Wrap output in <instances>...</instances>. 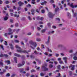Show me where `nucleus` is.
<instances>
[{
  "instance_id": "1",
  "label": "nucleus",
  "mask_w": 77,
  "mask_h": 77,
  "mask_svg": "<svg viewBox=\"0 0 77 77\" xmlns=\"http://www.w3.org/2000/svg\"><path fill=\"white\" fill-rule=\"evenodd\" d=\"M29 44L32 46H31V48L33 49V50H35V48L36 46L37 45L36 44V43L33 42V41L31 40L29 41Z\"/></svg>"
},
{
  "instance_id": "2",
  "label": "nucleus",
  "mask_w": 77,
  "mask_h": 77,
  "mask_svg": "<svg viewBox=\"0 0 77 77\" xmlns=\"http://www.w3.org/2000/svg\"><path fill=\"white\" fill-rule=\"evenodd\" d=\"M15 47L16 48H17L18 49H19V50H17V51L18 52H19V53H26L27 54L28 53V52L27 51H26L24 50L23 51H22L21 50V48H20V47H19V46H18L17 45H16Z\"/></svg>"
},
{
  "instance_id": "3",
  "label": "nucleus",
  "mask_w": 77,
  "mask_h": 77,
  "mask_svg": "<svg viewBox=\"0 0 77 77\" xmlns=\"http://www.w3.org/2000/svg\"><path fill=\"white\" fill-rule=\"evenodd\" d=\"M9 33H5L4 36H7L8 35H11V34H12V32H12V29L10 28L8 29Z\"/></svg>"
},
{
  "instance_id": "4",
  "label": "nucleus",
  "mask_w": 77,
  "mask_h": 77,
  "mask_svg": "<svg viewBox=\"0 0 77 77\" xmlns=\"http://www.w3.org/2000/svg\"><path fill=\"white\" fill-rule=\"evenodd\" d=\"M68 5H69V6H70V7L72 8H77V5H75L74 6V5H73V3H72L70 4V3H68Z\"/></svg>"
},
{
  "instance_id": "5",
  "label": "nucleus",
  "mask_w": 77,
  "mask_h": 77,
  "mask_svg": "<svg viewBox=\"0 0 77 77\" xmlns=\"http://www.w3.org/2000/svg\"><path fill=\"white\" fill-rule=\"evenodd\" d=\"M47 64H44L42 66V69H44L45 71H48V68H46Z\"/></svg>"
},
{
  "instance_id": "6",
  "label": "nucleus",
  "mask_w": 77,
  "mask_h": 77,
  "mask_svg": "<svg viewBox=\"0 0 77 77\" xmlns=\"http://www.w3.org/2000/svg\"><path fill=\"white\" fill-rule=\"evenodd\" d=\"M48 16L50 18H53V17H54V15H53L52 13L50 12L48 13Z\"/></svg>"
},
{
  "instance_id": "7",
  "label": "nucleus",
  "mask_w": 77,
  "mask_h": 77,
  "mask_svg": "<svg viewBox=\"0 0 77 77\" xmlns=\"http://www.w3.org/2000/svg\"><path fill=\"white\" fill-rule=\"evenodd\" d=\"M25 63V62H24V61H23L22 62V64H21L19 63L18 64L17 66H18V67H20V66H23V65H24Z\"/></svg>"
},
{
  "instance_id": "8",
  "label": "nucleus",
  "mask_w": 77,
  "mask_h": 77,
  "mask_svg": "<svg viewBox=\"0 0 77 77\" xmlns=\"http://www.w3.org/2000/svg\"><path fill=\"white\" fill-rule=\"evenodd\" d=\"M4 56L6 57H8V55L6 54H4L3 55L2 54H1L0 55V57H3Z\"/></svg>"
},
{
  "instance_id": "9",
  "label": "nucleus",
  "mask_w": 77,
  "mask_h": 77,
  "mask_svg": "<svg viewBox=\"0 0 77 77\" xmlns=\"http://www.w3.org/2000/svg\"><path fill=\"white\" fill-rule=\"evenodd\" d=\"M75 67V66L72 65H70L69 66V68H71V69L72 70H74V67Z\"/></svg>"
},
{
  "instance_id": "10",
  "label": "nucleus",
  "mask_w": 77,
  "mask_h": 77,
  "mask_svg": "<svg viewBox=\"0 0 77 77\" xmlns=\"http://www.w3.org/2000/svg\"><path fill=\"white\" fill-rule=\"evenodd\" d=\"M36 18L37 20H41L42 21V20H43V19H44L43 17H41V18H40V17L39 16L37 17Z\"/></svg>"
},
{
  "instance_id": "11",
  "label": "nucleus",
  "mask_w": 77,
  "mask_h": 77,
  "mask_svg": "<svg viewBox=\"0 0 77 77\" xmlns=\"http://www.w3.org/2000/svg\"><path fill=\"white\" fill-rule=\"evenodd\" d=\"M50 36L48 37V40L47 42H46V44H48V43L50 42Z\"/></svg>"
},
{
  "instance_id": "12",
  "label": "nucleus",
  "mask_w": 77,
  "mask_h": 77,
  "mask_svg": "<svg viewBox=\"0 0 77 77\" xmlns=\"http://www.w3.org/2000/svg\"><path fill=\"white\" fill-rule=\"evenodd\" d=\"M77 52L75 53L74 54V57H73V59L74 60H77V57H75V56H77Z\"/></svg>"
},
{
  "instance_id": "13",
  "label": "nucleus",
  "mask_w": 77,
  "mask_h": 77,
  "mask_svg": "<svg viewBox=\"0 0 77 77\" xmlns=\"http://www.w3.org/2000/svg\"><path fill=\"white\" fill-rule=\"evenodd\" d=\"M18 4L20 6H21L22 5H24V3L21 2H19Z\"/></svg>"
},
{
  "instance_id": "14",
  "label": "nucleus",
  "mask_w": 77,
  "mask_h": 77,
  "mask_svg": "<svg viewBox=\"0 0 77 77\" xmlns=\"http://www.w3.org/2000/svg\"><path fill=\"white\" fill-rule=\"evenodd\" d=\"M14 55L15 56H17V57H21V55H20L18 54H14Z\"/></svg>"
},
{
  "instance_id": "15",
  "label": "nucleus",
  "mask_w": 77,
  "mask_h": 77,
  "mask_svg": "<svg viewBox=\"0 0 77 77\" xmlns=\"http://www.w3.org/2000/svg\"><path fill=\"white\" fill-rule=\"evenodd\" d=\"M63 60H64L65 63H67V62L66 61H67V58L66 57H64L63 58Z\"/></svg>"
},
{
  "instance_id": "16",
  "label": "nucleus",
  "mask_w": 77,
  "mask_h": 77,
  "mask_svg": "<svg viewBox=\"0 0 77 77\" xmlns=\"http://www.w3.org/2000/svg\"><path fill=\"white\" fill-rule=\"evenodd\" d=\"M10 48L11 50H14V48L13 47L12 45V44H10Z\"/></svg>"
},
{
  "instance_id": "17",
  "label": "nucleus",
  "mask_w": 77,
  "mask_h": 77,
  "mask_svg": "<svg viewBox=\"0 0 77 77\" xmlns=\"http://www.w3.org/2000/svg\"><path fill=\"white\" fill-rule=\"evenodd\" d=\"M5 63H8V64H10V63H11L10 61H9V60H6L5 61Z\"/></svg>"
},
{
  "instance_id": "18",
  "label": "nucleus",
  "mask_w": 77,
  "mask_h": 77,
  "mask_svg": "<svg viewBox=\"0 0 77 77\" xmlns=\"http://www.w3.org/2000/svg\"><path fill=\"white\" fill-rule=\"evenodd\" d=\"M31 12H32V15H34V13H35V10L33 9H32L31 10Z\"/></svg>"
},
{
  "instance_id": "19",
  "label": "nucleus",
  "mask_w": 77,
  "mask_h": 77,
  "mask_svg": "<svg viewBox=\"0 0 77 77\" xmlns=\"http://www.w3.org/2000/svg\"><path fill=\"white\" fill-rule=\"evenodd\" d=\"M8 19V17L7 16H5L4 18V20L5 21H6Z\"/></svg>"
},
{
  "instance_id": "20",
  "label": "nucleus",
  "mask_w": 77,
  "mask_h": 77,
  "mask_svg": "<svg viewBox=\"0 0 77 77\" xmlns=\"http://www.w3.org/2000/svg\"><path fill=\"white\" fill-rule=\"evenodd\" d=\"M67 14L68 17H71V14H70V13H69V12H67Z\"/></svg>"
},
{
  "instance_id": "21",
  "label": "nucleus",
  "mask_w": 77,
  "mask_h": 77,
  "mask_svg": "<svg viewBox=\"0 0 77 77\" xmlns=\"http://www.w3.org/2000/svg\"><path fill=\"white\" fill-rule=\"evenodd\" d=\"M47 3V2L46 1H45L44 2H43V3H41V5H44V4H46Z\"/></svg>"
},
{
  "instance_id": "22",
  "label": "nucleus",
  "mask_w": 77,
  "mask_h": 77,
  "mask_svg": "<svg viewBox=\"0 0 77 77\" xmlns=\"http://www.w3.org/2000/svg\"><path fill=\"white\" fill-rule=\"evenodd\" d=\"M14 60L15 62L16 63H17V57H14Z\"/></svg>"
},
{
  "instance_id": "23",
  "label": "nucleus",
  "mask_w": 77,
  "mask_h": 77,
  "mask_svg": "<svg viewBox=\"0 0 77 77\" xmlns=\"http://www.w3.org/2000/svg\"><path fill=\"white\" fill-rule=\"evenodd\" d=\"M47 50H48V51H50V52H51V53L52 52V51H51V49H50L49 48H47Z\"/></svg>"
},
{
  "instance_id": "24",
  "label": "nucleus",
  "mask_w": 77,
  "mask_h": 77,
  "mask_svg": "<svg viewBox=\"0 0 77 77\" xmlns=\"http://www.w3.org/2000/svg\"><path fill=\"white\" fill-rule=\"evenodd\" d=\"M57 67L58 69H60V65H59Z\"/></svg>"
},
{
  "instance_id": "25",
  "label": "nucleus",
  "mask_w": 77,
  "mask_h": 77,
  "mask_svg": "<svg viewBox=\"0 0 77 77\" xmlns=\"http://www.w3.org/2000/svg\"><path fill=\"white\" fill-rule=\"evenodd\" d=\"M34 53H35V54H39V52H37L36 51H34Z\"/></svg>"
},
{
  "instance_id": "26",
  "label": "nucleus",
  "mask_w": 77,
  "mask_h": 77,
  "mask_svg": "<svg viewBox=\"0 0 77 77\" xmlns=\"http://www.w3.org/2000/svg\"><path fill=\"white\" fill-rule=\"evenodd\" d=\"M57 11H59V8H57L55 9V12H57Z\"/></svg>"
},
{
  "instance_id": "27",
  "label": "nucleus",
  "mask_w": 77,
  "mask_h": 77,
  "mask_svg": "<svg viewBox=\"0 0 77 77\" xmlns=\"http://www.w3.org/2000/svg\"><path fill=\"white\" fill-rule=\"evenodd\" d=\"M36 41L39 42L40 41H41V39L39 38H37L36 39Z\"/></svg>"
},
{
  "instance_id": "28",
  "label": "nucleus",
  "mask_w": 77,
  "mask_h": 77,
  "mask_svg": "<svg viewBox=\"0 0 77 77\" xmlns=\"http://www.w3.org/2000/svg\"><path fill=\"white\" fill-rule=\"evenodd\" d=\"M40 75L41 76H44V74L42 72H41L40 73Z\"/></svg>"
},
{
  "instance_id": "29",
  "label": "nucleus",
  "mask_w": 77,
  "mask_h": 77,
  "mask_svg": "<svg viewBox=\"0 0 77 77\" xmlns=\"http://www.w3.org/2000/svg\"><path fill=\"white\" fill-rule=\"evenodd\" d=\"M51 23H48V25L49 27H51L50 26H51Z\"/></svg>"
},
{
  "instance_id": "30",
  "label": "nucleus",
  "mask_w": 77,
  "mask_h": 77,
  "mask_svg": "<svg viewBox=\"0 0 77 77\" xmlns=\"http://www.w3.org/2000/svg\"><path fill=\"white\" fill-rule=\"evenodd\" d=\"M62 46V45H58L57 47L58 48H59V47H61Z\"/></svg>"
},
{
  "instance_id": "31",
  "label": "nucleus",
  "mask_w": 77,
  "mask_h": 77,
  "mask_svg": "<svg viewBox=\"0 0 77 77\" xmlns=\"http://www.w3.org/2000/svg\"><path fill=\"white\" fill-rule=\"evenodd\" d=\"M25 70L26 71H29V67H27L25 69Z\"/></svg>"
},
{
  "instance_id": "32",
  "label": "nucleus",
  "mask_w": 77,
  "mask_h": 77,
  "mask_svg": "<svg viewBox=\"0 0 77 77\" xmlns=\"http://www.w3.org/2000/svg\"><path fill=\"white\" fill-rule=\"evenodd\" d=\"M41 12L42 14H44L45 13V10H41Z\"/></svg>"
},
{
  "instance_id": "33",
  "label": "nucleus",
  "mask_w": 77,
  "mask_h": 77,
  "mask_svg": "<svg viewBox=\"0 0 77 77\" xmlns=\"http://www.w3.org/2000/svg\"><path fill=\"white\" fill-rule=\"evenodd\" d=\"M46 30V29H45L42 30V33H44V32H45Z\"/></svg>"
},
{
  "instance_id": "34",
  "label": "nucleus",
  "mask_w": 77,
  "mask_h": 77,
  "mask_svg": "<svg viewBox=\"0 0 77 77\" xmlns=\"http://www.w3.org/2000/svg\"><path fill=\"white\" fill-rule=\"evenodd\" d=\"M32 3L33 4V5H34L35 3V0H32Z\"/></svg>"
},
{
  "instance_id": "35",
  "label": "nucleus",
  "mask_w": 77,
  "mask_h": 77,
  "mask_svg": "<svg viewBox=\"0 0 77 77\" xmlns=\"http://www.w3.org/2000/svg\"><path fill=\"white\" fill-rule=\"evenodd\" d=\"M14 42H16V43H18V42H19V41L17 40H14Z\"/></svg>"
},
{
  "instance_id": "36",
  "label": "nucleus",
  "mask_w": 77,
  "mask_h": 77,
  "mask_svg": "<svg viewBox=\"0 0 77 77\" xmlns=\"http://www.w3.org/2000/svg\"><path fill=\"white\" fill-rule=\"evenodd\" d=\"M59 63L60 64H63V61H60L59 62Z\"/></svg>"
},
{
  "instance_id": "37",
  "label": "nucleus",
  "mask_w": 77,
  "mask_h": 77,
  "mask_svg": "<svg viewBox=\"0 0 77 77\" xmlns=\"http://www.w3.org/2000/svg\"><path fill=\"white\" fill-rule=\"evenodd\" d=\"M14 17H17V18H18V17H19V15H18L17 16V14H14Z\"/></svg>"
},
{
  "instance_id": "38",
  "label": "nucleus",
  "mask_w": 77,
  "mask_h": 77,
  "mask_svg": "<svg viewBox=\"0 0 77 77\" xmlns=\"http://www.w3.org/2000/svg\"><path fill=\"white\" fill-rule=\"evenodd\" d=\"M49 66L50 68H51L53 67V65L52 64H50L49 65Z\"/></svg>"
},
{
  "instance_id": "39",
  "label": "nucleus",
  "mask_w": 77,
  "mask_h": 77,
  "mask_svg": "<svg viewBox=\"0 0 77 77\" xmlns=\"http://www.w3.org/2000/svg\"><path fill=\"white\" fill-rule=\"evenodd\" d=\"M30 57L31 58V59H34V58H35V57L32 55H31Z\"/></svg>"
},
{
  "instance_id": "40",
  "label": "nucleus",
  "mask_w": 77,
  "mask_h": 77,
  "mask_svg": "<svg viewBox=\"0 0 77 77\" xmlns=\"http://www.w3.org/2000/svg\"><path fill=\"white\" fill-rule=\"evenodd\" d=\"M5 3L6 4H9V1H6L5 2Z\"/></svg>"
},
{
  "instance_id": "41",
  "label": "nucleus",
  "mask_w": 77,
  "mask_h": 77,
  "mask_svg": "<svg viewBox=\"0 0 77 77\" xmlns=\"http://www.w3.org/2000/svg\"><path fill=\"white\" fill-rule=\"evenodd\" d=\"M0 65H1V66H3V63L2 62H0Z\"/></svg>"
},
{
  "instance_id": "42",
  "label": "nucleus",
  "mask_w": 77,
  "mask_h": 77,
  "mask_svg": "<svg viewBox=\"0 0 77 77\" xmlns=\"http://www.w3.org/2000/svg\"><path fill=\"white\" fill-rule=\"evenodd\" d=\"M6 76L7 77H9V76H10V74L7 73L6 75Z\"/></svg>"
},
{
  "instance_id": "43",
  "label": "nucleus",
  "mask_w": 77,
  "mask_h": 77,
  "mask_svg": "<svg viewBox=\"0 0 77 77\" xmlns=\"http://www.w3.org/2000/svg\"><path fill=\"white\" fill-rule=\"evenodd\" d=\"M58 76H57L56 77H61V76H60V73H58Z\"/></svg>"
},
{
  "instance_id": "44",
  "label": "nucleus",
  "mask_w": 77,
  "mask_h": 77,
  "mask_svg": "<svg viewBox=\"0 0 77 77\" xmlns=\"http://www.w3.org/2000/svg\"><path fill=\"white\" fill-rule=\"evenodd\" d=\"M41 48H42V49H44V45H42L41 47Z\"/></svg>"
},
{
  "instance_id": "45",
  "label": "nucleus",
  "mask_w": 77,
  "mask_h": 77,
  "mask_svg": "<svg viewBox=\"0 0 77 77\" xmlns=\"http://www.w3.org/2000/svg\"><path fill=\"white\" fill-rule=\"evenodd\" d=\"M51 60V61H54L55 60L54 58H51V59H50V60Z\"/></svg>"
},
{
  "instance_id": "46",
  "label": "nucleus",
  "mask_w": 77,
  "mask_h": 77,
  "mask_svg": "<svg viewBox=\"0 0 77 77\" xmlns=\"http://www.w3.org/2000/svg\"><path fill=\"white\" fill-rule=\"evenodd\" d=\"M0 47H1V48H2V49L3 50H4V48H3V45H1Z\"/></svg>"
},
{
  "instance_id": "47",
  "label": "nucleus",
  "mask_w": 77,
  "mask_h": 77,
  "mask_svg": "<svg viewBox=\"0 0 77 77\" xmlns=\"http://www.w3.org/2000/svg\"><path fill=\"white\" fill-rule=\"evenodd\" d=\"M69 75H72V72L69 71Z\"/></svg>"
},
{
  "instance_id": "48",
  "label": "nucleus",
  "mask_w": 77,
  "mask_h": 77,
  "mask_svg": "<svg viewBox=\"0 0 77 77\" xmlns=\"http://www.w3.org/2000/svg\"><path fill=\"white\" fill-rule=\"evenodd\" d=\"M64 2H65V0H63V1H62L61 3L62 4H63V3H64Z\"/></svg>"
},
{
  "instance_id": "49",
  "label": "nucleus",
  "mask_w": 77,
  "mask_h": 77,
  "mask_svg": "<svg viewBox=\"0 0 77 77\" xmlns=\"http://www.w3.org/2000/svg\"><path fill=\"white\" fill-rule=\"evenodd\" d=\"M9 11H10V12H13V11H14V10L12 9H10Z\"/></svg>"
},
{
  "instance_id": "50",
  "label": "nucleus",
  "mask_w": 77,
  "mask_h": 77,
  "mask_svg": "<svg viewBox=\"0 0 77 77\" xmlns=\"http://www.w3.org/2000/svg\"><path fill=\"white\" fill-rule=\"evenodd\" d=\"M5 43L4 44L5 45H8V44H7V43H8V42L6 41H5Z\"/></svg>"
},
{
  "instance_id": "51",
  "label": "nucleus",
  "mask_w": 77,
  "mask_h": 77,
  "mask_svg": "<svg viewBox=\"0 0 77 77\" xmlns=\"http://www.w3.org/2000/svg\"><path fill=\"white\" fill-rule=\"evenodd\" d=\"M50 2L51 3H54V1L53 0H51L50 1Z\"/></svg>"
},
{
  "instance_id": "52",
  "label": "nucleus",
  "mask_w": 77,
  "mask_h": 77,
  "mask_svg": "<svg viewBox=\"0 0 77 77\" xmlns=\"http://www.w3.org/2000/svg\"><path fill=\"white\" fill-rule=\"evenodd\" d=\"M10 21L11 23H13L14 22V20L12 19H11L10 20Z\"/></svg>"
},
{
  "instance_id": "53",
  "label": "nucleus",
  "mask_w": 77,
  "mask_h": 77,
  "mask_svg": "<svg viewBox=\"0 0 77 77\" xmlns=\"http://www.w3.org/2000/svg\"><path fill=\"white\" fill-rule=\"evenodd\" d=\"M39 24H43L44 23L43 22H39Z\"/></svg>"
},
{
  "instance_id": "54",
  "label": "nucleus",
  "mask_w": 77,
  "mask_h": 77,
  "mask_svg": "<svg viewBox=\"0 0 77 77\" xmlns=\"http://www.w3.org/2000/svg\"><path fill=\"white\" fill-rule=\"evenodd\" d=\"M13 8L14 9H15V10H16V9H17V8L15 7V6H13Z\"/></svg>"
},
{
  "instance_id": "55",
  "label": "nucleus",
  "mask_w": 77,
  "mask_h": 77,
  "mask_svg": "<svg viewBox=\"0 0 77 77\" xmlns=\"http://www.w3.org/2000/svg\"><path fill=\"white\" fill-rule=\"evenodd\" d=\"M23 71H24V69H21V70H20V72H22Z\"/></svg>"
},
{
  "instance_id": "56",
  "label": "nucleus",
  "mask_w": 77,
  "mask_h": 77,
  "mask_svg": "<svg viewBox=\"0 0 77 77\" xmlns=\"http://www.w3.org/2000/svg\"><path fill=\"white\" fill-rule=\"evenodd\" d=\"M15 75V74H13L11 75V77H14Z\"/></svg>"
},
{
  "instance_id": "57",
  "label": "nucleus",
  "mask_w": 77,
  "mask_h": 77,
  "mask_svg": "<svg viewBox=\"0 0 77 77\" xmlns=\"http://www.w3.org/2000/svg\"><path fill=\"white\" fill-rule=\"evenodd\" d=\"M54 63L55 65H56V64H57V61H54Z\"/></svg>"
},
{
  "instance_id": "58",
  "label": "nucleus",
  "mask_w": 77,
  "mask_h": 77,
  "mask_svg": "<svg viewBox=\"0 0 77 77\" xmlns=\"http://www.w3.org/2000/svg\"><path fill=\"white\" fill-rule=\"evenodd\" d=\"M29 75H30V74L29 73H27L26 74V76L28 77V76H29Z\"/></svg>"
},
{
  "instance_id": "59",
  "label": "nucleus",
  "mask_w": 77,
  "mask_h": 77,
  "mask_svg": "<svg viewBox=\"0 0 77 77\" xmlns=\"http://www.w3.org/2000/svg\"><path fill=\"white\" fill-rule=\"evenodd\" d=\"M15 26L16 27H18V23H16L15 24Z\"/></svg>"
},
{
  "instance_id": "60",
  "label": "nucleus",
  "mask_w": 77,
  "mask_h": 77,
  "mask_svg": "<svg viewBox=\"0 0 77 77\" xmlns=\"http://www.w3.org/2000/svg\"><path fill=\"white\" fill-rule=\"evenodd\" d=\"M21 9V8L20 7H18L17 8V11H19V10H20Z\"/></svg>"
},
{
  "instance_id": "61",
  "label": "nucleus",
  "mask_w": 77,
  "mask_h": 77,
  "mask_svg": "<svg viewBox=\"0 0 77 77\" xmlns=\"http://www.w3.org/2000/svg\"><path fill=\"white\" fill-rule=\"evenodd\" d=\"M52 28L53 29H56V26H52Z\"/></svg>"
},
{
  "instance_id": "62",
  "label": "nucleus",
  "mask_w": 77,
  "mask_h": 77,
  "mask_svg": "<svg viewBox=\"0 0 77 77\" xmlns=\"http://www.w3.org/2000/svg\"><path fill=\"white\" fill-rule=\"evenodd\" d=\"M55 55H56V57H58V56H59V55L58 54H56Z\"/></svg>"
},
{
  "instance_id": "63",
  "label": "nucleus",
  "mask_w": 77,
  "mask_h": 77,
  "mask_svg": "<svg viewBox=\"0 0 77 77\" xmlns=\"http://www.w3.org/2000/svg\"><path fill=\"white\" fill-rule=\"evenodd\" d=\"M32 34V33L29 32L27 34L28 35H30Z\"/></svg>"
},
{
  "instance_id": "64",
  "label": "nucleus",
  "mask_w": 77,
  "mask_h": 77,
  "mask_svg": "<svg viewBox=\"0 0 77 77\" xmlns=\"http://www.w3.org/2000/svg\"><path fill=\"white\" fill-rule=\"evenodd\" d=\"M17 2V1L16 0H14L12 1L13 3H15V2Z\"/></svg>"
}]
</instances>
